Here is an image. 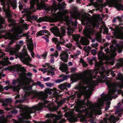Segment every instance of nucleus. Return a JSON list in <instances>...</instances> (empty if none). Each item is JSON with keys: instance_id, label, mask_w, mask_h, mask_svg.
<instances>
[{"instance_id": "864d4df0", "label": "nucleus", "mask_w": 123, "mask_h": 123, "mask_svg": "<svg viewBox=\"0 0 123 123\" xmlns=\"http://www.w3.org/2000/svg\"><path fill=\"white\" fill-rule=\"evenodd\" d=\"M92 45V46L94 47H97L98 45V44L97 43H93Z\"/></svg>"}, {"instance_id": "338daca9", "label": "nucleus", "mask_w": 123, "mask_h": 123, "mask_svg": "<svg viewBox=\"0 0 123 123\" xmlns=\"http://www.w3.org/2000/svg\"><path fill=\"white\" fill-rule=\"evenodd\" d=\"M31 53V56L33 57H34V53L32 52V51H30Z\"/></svg>"}, {"instance_id": "423d86ee", "label": "nucleus", "mask_w": 123, "mask_h": 123, "mask_svg": "<svg viewBox=\"0 0 123 123\" xmlns=\"http://www.w3.org/2000/svg\"><path fill=\"white\" fill-rule=\"evenodd\" d=\"M106 2L104 5L102 4L101 3L100 4H97L95 7L96 9L98 10L100 8H102L103 7H105L107 5H108L109 7H115L117 9L120 8V5L118 3L117 0H106Z\"/></svg>"}, {"instance_id": "5fc2aeb1", "label": "nucleus", "mask_w": 123, "mask_h": 123, "mask_svg": "<svg viewBox=\"0 0 123 123\" xmlns=\"http://www.w3.org/2000/svg\"><path fill=\"white\" fill-rule=\"evenodd\" d=\"M66 121V120L64 118H62L59 121V123H62Z\"/></svg>"}, {"instance_id": "c9c22d12", "label": "nucleus", "mask_w": 123, "mask_h": 123, "mask_svg": "<svg viewBox=\"0 0 123 123\" xmlns=\"http://www.w3.org/2000/svg\"><path fill=\"white\" fill-rule=\"evenodd\" d=\"M58 87L61 90H63L64 89H66V88L65 83L61 84L59 85L58 86Z\"/></svg>"}, {"instance_id": "ea45409f", "label": "nucleus", "mask_w": 123, "mask_h": 123, "mask_svg": "<svg viewBox=\"0 0 123 123\" xmlns=\"http://www.w3.org/2000/svg\"><path fill=\"white\" fill-rule=\"evenodd\" d=\"M73 37L75 41H78L80 38V36L79 35H74Z\"/></svg>"}, {"instance_id": "473e14b6", "label": "nucleus", "mask_w": 123, "mask_h": 123, "mask_svg": "<svg viewBox=\"0 0 123 123\" xmlns=\"http://www.w3.org/2000/svg\"><path fill=\"white\" fill-rule=\"evenodd\" d=\"M53 91L54 95L55 96H56L60 92V91L58 90H57L55 88H53Z\"/></svg>"}, {"instance_id": "09e8293b", "label": "nucleus", "mask_w": 123, "mask_h": 123, "mask_svg": "<svg viewBox=\"0 0 123 123\" xmlns=\"http://www.w3.org/2000/svg\"><path fill=\"white\" fill-rule=\"evenodd\" d=\"M84 50H87V51H90L91 49V48L90 47H85V48L84 49Z\"/></svg>"}, {"instance_id": "e433bc0d", "label": "nucleus", "mask_w": 123, "mask_h": 123, "mask_svg": "<svg viewBox=\"0 0 123 123\" xmlns=\"http://www.w3.org/2000/svg\"><path fill=\"white\" fill-rule=\"evenodd\" d=\"M80 53V51H77L76 54H75L74 55H71L70 56L72 58L75 59L77 58V56L78 55H79Z\"/></svg>"}, {"instance_id": "9d476101", "label": "nucleus", "mask_w": 123, "mask_h": 123, "mask_svg": "<svg viewBox=\"0 0 123 123\" xmlns=\"http://www.w3.org/2000/svg\"><path fill=\"white\" fill-rule=\"evenodd\" d=\"M19 78L17 79V81L15 80H12L13 84L14 85L17 82L19 83V86L17 87H14L13 88V89L14 91H17L18 92L20 89L19 86H21L20 82L21 81H23L27 82L28 81V79L27 78L24 76V74L23 73H22L21 75L20 76Z\"/></svg>"}, {"instance_id": "69168bd1", "label": "nucleus", "mask_w": 123, "mask_h": 123, "mask_svg": "<svg viewBox=\"0 0 123 123\" xmlns=\"http://www.w3.org/2000/svg\"><path fill=\"white\" fill-rule=\"evenodd\" d=\"M52 40L53 41L55 42H56L57 41V40L56 38H52Z\"/></svg>"}, {"instance_id": "680f3d73", "label": "nucleus", "mask_w": 123, "mask_h": 123, "mask_svg": "<svg viewBox=\"0 0 123 123\" xmlns=\"http://www.w3.org/2000/svg\"><path fill=\"white\" fill-rule=\"evenodd\" d=\"M65 102V101H60L59 103L58 104V105L59 106H60V105H61L63 104Z\"/></svg>"}, {"instance_id": "f704fd0d", "label": "nucleus", "mask_w": 123, "mask_h": 123, "mask_svg": "<svg viewBox=\"0 0 123 123\" xmlns=\"http://www.w3.org/2000/svg\"><path fill=\"white\" fill-rule=\"evenodd\" d=\"M101 32H100L97 33L96 35V39L98 41H99L101 39V35L100 33Z\"/></svg>"}, {"instance_id": "dca6fc26", "label": "nucleus", "mask_w": 123, "mask_h": 123, "mask_svg": "<svg viewBox=\"0 0 123 123\" xmlns=\"http://www.w3.org/2000/svg\"><path fill=\"white\" fill-rule=\"evenodd\" d=\"M9 69L10 70H17L18 71H20L21 72H24L25 70L24 67H21L20 65H16L13 67L8 66L7 67H6L4 70H6Z\"/></svg>"}, {"instance_id": "774afa93", "label": "nucleus", "mask_w": 123, "mask_h": 123, "mask_svg": "<svg viewBox=\"0 0 123 123\" xmlns=\"http://www.w3.org/2000/svg\"><path fill=\"white\" fill-rule=\"evenodd\" d=\"M117 19L118 20V21H121L122 20L121 18L119 16L117 17Z\"/></svg>"}, {"instance_id": "052dcab7", "label": "nucleus", "mask_w": 123, "mask_h": 123, "mask_svg": "<svg viewBox=\"0 0 123 123\" xmlns=\"http://www.w3.org/2000/svg\"><path fill=\"white\" fill-rule=\"evenodd\" d=\"M56 48L57 49L59 50H61V47L59 45H56Z\"/></svg>"}, {"instance_id": "c03bdc74", "label": "nucleus", "mask_w": 123, "mask_h": 123, "mask_svg": "<svg viewBox=\"0 0 123 123\" xmlns=\"http://www.w3.org/2000/svg\"><path fill=\"white\" fill-rule=\"evenodd\" d=\"M63 81V80L62 79H57L55 80V82L56 83H59Z\"/></svg>"}, {"instance_id": "cd10ccee", "label": "nucleus", "mask_w": 123, "mask_h": 123, "mask_svg": "<svg viewBox=\"0 0 123 123\" xmlns=\"http://www.w3.org/2000/svg\"><path fill=\"white\" fill-rule=\"evenodd\" d=\"M47 32V31L45 30H43L41 31H39L36 34L37 35V37L38 36H41L44 34V33Z\"/></svg>"}, {"instance_id": "4d7b16f0", "label": "nucleus", "mask_w": 123, "mask_h": 123, "mask_svg": "<svg viewBox=\"0 0 123 123\" xmlns=\"http://www.w3.org/2000/svg\"><path fill=\"white\" fill-rule=\"evenodd\" d=\"M27 89V91L26 92H25V95H28L30 94V92H29L28 91V89L27 88H26Z\"/></svg>"}, {"instance_id": "39448f33", "label": "nucleus", "mask_w": 123, "mask_h": 123, "mask_svg": "<svg viewBox=\"0 0 123 123\" xmlns=\"http://www.w3.org/2000/svg\"><path fill=\"white\" fill-rule=\"evenodd\" d=\"M28 26L27 24H25L23 25V26H20L18 27L15 29L14 33L13 34L8 33L5 36V37L6 39H17L18 36L17 34L21 33H22L23 30L28 29L27 28Z\"/></svg>"}, {"instance_id": "de8ad7c7", "label": "nucleus", "mask_w": 123, "mask_h": 123, "mask_svg": "<svg viewBox=\"0 0 123 123\" xmlns=\"http://www.w3.org/2000/svg\"><path fill=\"white\" fill-rule=\"evenodd\" d=\"M58 52L57 51H56L54 53L53 55H51V56H54L55 57H57L58 56Z\"/></svg>"}, {"instance_id": "ddd939ff", "label": "nucleus", "mask_w": 123, "mask_h": 123, "mask_svg": "<svg viewBox=\"0 0 123 123\" xmlns=\"http://www.w3.org/2000/svg\"><path fill=\"white\" fill-rule=\"evenodd\" d=\"M62 116L61 114H59L58 116H56L55 115L51 113L47 114L46 115V117L48 118L55 117V118H54L53 122H52L51 120L50 119H48L46 121L44 122L43 123H56L57 122V121L62 117Z\"/></svg>"}, {"instance_id": "7ed1b4c3", "label": "nucleus", "mask_w": 123, "mask_h": 123, "mask_svg": "<svg viewBox=\"0 0 123 123\" xmlns=\"http://www.w3.org/2000/svg\"><path fill=\"white\" fill-rule=\"evenodd\" d=\"M95 72L91 70H85L82 73L77 74L73 79L74 80L73 81L74 82L80 79L84 84L89 85L90 89V91H86V87L83 86L80 91V93L84 95L86 98H90L92 93V89L98 83V80L95 81L92 80V74Z\"/></svg>"}, {"instance_id": "5701e85b", "label": "nucleus", "mask_w": 123, "mask_h": 123, "mask_svg": "<svg viewBox=\"0 0 123 123\" xmlns=\"http://www.w3.org/2000/svg\"><path fill=\"white\" fill-rule=\"evenodd\" d=\"M53 2V5L50 8V10H51V12L53 13L55 12L56 10L57 9V6H59L60 5V4H59L57 6L56 5V1L54 0L52 1Z\"/></svg>"}, {"instance_id": "412c9836", "label": "nucleus", "mask_w": 123, "mask_h": 123, "mask_svg": "<svg viewBox=\"0 0 123 123\" xmlns=\"http://www.w3.org/2000/svg\"><path fill=\"white\" fill-rule=\"evenodd\" d=\"M59 69L62 72L65 73L66 74L69 73L68 67L67 64L63 63L60 67Z\"/></svg>"}, {"instance_id": "4c0bfd02", "label": "nucleus", "mask_w": 123, "mask_h": 123, "mask_svg": "<svg viewBox=\"0 0 123 123\" xmlns=\"http://www.w3.org/2000/svg\"><path fill=\"white\" fill-rule=\"evenodd\" d=\"M28 48L29 51H32L33 49V46L32 44H30L28 45Z\"/></svg>"}, {"instance_id": "f03ea898", "label": "nucleus", "mask_w": 123, "mask_h": 123, "mask_svg": "<svg viewBox=\"0 0 123 123\" xmlns=\"http://www.w3.org/2000/svg\"><path fill=\"white\" fill-rule=\"evenodd\" d=\"M47 106L49 111H52L55 108V106H54L53 103H50L49 102L46 100L44 101L43 103H39L38 105L29 108H28V107L25 105H18L16 107V108H19L20 110V111L21 115L19 117V122L25 121L26 123H30L29 121H25V119L30 118L31 117L30 114L35 112L36 111H39Z\"/></svg>"}, {"instance_id": "c85d7f7f", "label": "nucleus", "mask_w": 123, "mask_h": 123, "mask_svg": "<svg viewBox=\"0 0 123 123\" xmlns=\"http://www.w3.org/2000/svg\"><path fill=\"white\" fill-rule=\"evenodd\" d=\"M7 121L3 116H0V123H6Z\"/></svg>"}, {"instance_id": "4468645a", "label": "nucleus", "mask_w": 123, "mask_h": 123, "mask_svg": "<svg viewBox=\"0 0 123 123\" xmlns=\"http://www.w3.org/2000/svg\"><path fill=\"white\" fill-rule=\"evenodd\" d=\"M110 29L114 31L113 34L116 37L121 38L123 37V33L122 32L123 30V27L116 28L115 29H112L111 28Z\"/></svg>"}, {"instance_id": "13d9d810", "label": "nucleus", "mask_w": 123, "mask_h": 123, "mask_svg": "<svg viewBox=\"0 0 123 123\" xmlns=\"http://www.w3.org/2000/svg\"><path fill=\"white\" fill-rule=\"evenodd\" d=\"M47 55V53H45L43 54L42 56L43 59H45L46 58V56Z\"/></svg>"}, {"instance_id": "9b49d317", "label": "nucleus", "mask_w": 123, "mask_h": 123, "mask_svg": "<svg viewBox=\"0 0 123 123\" xmlns=\"http://www.w3.org/2000/svg\"><path fill=\"white\" fill-rule=\"evenodd\" d=\"M19 58L24 63L27 65L30 64L29 63L31 61V59L28 55L25 50L22 51V55Z\"/></svg>"}, {"instance_id": "79ce46f5", "label": "nucleus", "mask_w": 123, "mask_h": 123, "mask_svg": "<svg viewBox=\"0 0 123 123\" xmlns=\"http://www.w3.org/2000/svg\"><path fill=\"white\" fill-rule=\"evenodd\" d=\"M37 85H38L40 87L43 88L44 87V85L43 84H42L41 82L40 81H38L37 83Z\"/></svg>"}, {"instance_id": "aec40b11", "label": "nucleus", "mask_w": 123, "mask_h": 123, "mask_svg": "<svg viewBox=\"0 0 123 123\" xmlns=\"http://www.w3.org/2000/svg\"><path fill=\"white\" fill-rule=\"evenodd\" d=\"M116 117L114 116H111L108 119L106 118H104L103 121L101 122L100 123H107L108 122H110L111 123H114L116 121L115 119Z\"/></svg>"}, {"instance_id": "c756f323", "label": "nucleus", "mask_w": 123, "mask_h": 123, "mask_svg": "<svg viewBox=\"0 0 123 123\" xmlns=\"http://www.w3.org/2000/svg\"><path fill=\"white\" fill-rule=\"evenodd\" d=\"M116 47L117 48V50L118 51V52L119 53H120L122 52V50L121 49L123 47V45L121 44H117L116 46Z\"/></svg>"}, {"instance_id": "72a5a7b5", "label": "nucleus", "mask_w": 123, "mask_h": 123, "mask_svg": "<svg viewBox=\"0 0 123 123\" xmlns=\"http://www.w3.org/2000/svg\"><path fill=\"white\" fill-rule=\"evenodd\" d=\"M70 14L74 18L75 17H79V13L78 12H77L74 13L73 12H71L70 13Z\"/></svg>"}, {"instance_id": "603ef678", "label": "nucleus", "mask_w": 123, "mask_h": 123, "mask_svg": "<svg viewBox=\"0 0 123 123\" xmlns=\"http://www.w3.org/2000/svg\"><path fill=\"white\" fill-rule=\"evenodd\" d=\"M76 69V68H71V71L72 72L74 73L75 72Z\"/></svg>"}, {"instance_id": "a211bd4d", "label": "nucleus", "mask_w": 123, "mask_h": 123, "mask_svg": "<svg viewBox=\"0 0 123 123\" xmlns=\"http://www.w3.org/2000/svg\"><path fill=\"white\" fill-rule=\"evenodd\" d=\"M122 111H123V99L122 102L118 104L117 106L115 114L117 115L118 116H121Z\"/></svg>"}, {"instance_id": "2f4dec72", "label": "nucleus", "mask_w": 123, "mask_h": 123, "mask_svg": "<svg viewBox=\"0 0 123 123\" xmlns=\"http://www.w3.org/2000/svg\"><path fill=\"white\" fill-rule=\"evenodd\" d=\"M1 9L0 8V11ZM4 19L3 18L1 17H0V29L2 28L3 27L2 26V24L4 23ZM1 36L0 34V38H1Z\"/></svg>"}, {"instance_id": "e2e57ef3", "label": "nucleus", "mask_w": 123, "mask_h": 123, "mask_svg": "<svg viewBox=\"0 0 123 123\" xmlns=\"http://www.w3.org/2000/svg\"><path fill=\"white\" fill-rule=\"evenodd\" d=\"M54 61V58L53 57H52L50 59V62L51 63H53Z\"/></svg>"}, {"instance_id": "37998d69", "label": "nucleus", "mask_w": 123, "mask_h": 123, "mask_svg": "<svg viewBox=\"0 0 123 123\" xmlns=\"http://www.w3.org/2000/svg\"><path fill=\"white\" fill-rule=\"evenodd\" d=\"M69 75H65L63 76V78L62 79L63 80V81L65 80H66L68 79V77H69Z\"/></svg>"}, {"instance_id": "bf43d9fd", "label": "nucleus", "mask_w": 123, "mask_h": 123, "mask_svg": "<svg viewBox=\"0 0 123 123\" xmlns=\"http://www.w3.org/2000/svg\"><path fill=\"white\" fill-rule=\"evenodd\" d=\"M40 70L42 71L43 72V73H45L46 71V68H41Z\"/></svg>"}, {"instance_id": "1a4fd4ad", "label": "nucleus", "mask_w": 123, "mask_h": 123, "mask_svg": "<svg viewBox=\"0 0 123 123\" xmlns=\"http://www.w3.org/2000/svg\"><path fill=\"white\" fill-rule=\"evenodd\" d=\"M36 2H37V6L38 9L39 10L43 9V7L45 6V1L44 0H42L40 3H39L38 2V0H31L30 2L31 9L30 11L28 12L29 14H30L35 11H32V9L34 7V6L35 5Z\"/></svg>"}, {"instance_id": "0e129e2a", "label": "nucleus", "mask_w": 123, "mask_h": 123, "mask_svg": "<svg viewBox=\"0 0 123 123\" xmlns=\"http://www.w3.org/2000/svg\"><path fill=\"white\" fill-rule=\"evenodd\" d=\"M62 5L61 6H60L61 7H64L66 5V4H65V3L63 2L62 3Z\"/></svg>"}, {"instance_id": "0eeeda50", "label": "nucleus", "mask_w": 123, "mask_h": 123, "mask_svg": "<svg viewBox=\"0 0 123 123\" xmlns=\"http://www.w3.org/2000/svg\"><path fill=\"white\" fill-rule=\"evenodd\" d=\"M116 51V49L113 48L111 49L110 52L109 53L108 49H105V51L106 53L107 54L109 53V56L105 55L102 51H100L99 52L98 55V59L101 60L111 59L116 55V53H115Z\"/></svg>"}, {"instance_id": "a878e982", "label": "nucleus", "mask_w": 123, "mask_h": 123, "mask_svg": "<svg viewBox=\"0 0 123 123\" xmlns=\"http://www.w3.org/2000/svg\"><path fill=\"white\" fill-rule=\"evenodd\" d=\"M48 68L49 69V70L47 71V72L48 73H47V74L48 75L51 74L52 75H54L55 73L54 72L55 68L51 67H49Z\"/></svg>"}, {"instance_id": "4be33fe9", "label": "nucleus", "mask_w": 123, "mask_h": 123, "mask_svg": "<svg viewBox=\"0 0 123 123\" xmlns=\"http://www.w3.org/2000/svg\"><path fill=\"white\" fill-rule=\"evenodd\" d=\"M60 59L63 61L67 62L68 59L67 54L65 51H62L60 56Z\"/></svg>"}, {"instance_id": "2eb2a0df", "label": "nucleus", "mask_w": 123, "mask_h": 123, "mask_svg": "<svg viewBox=\"0 0 123 123\" xmlns=\"http://www.w3.org/2000/svg\"><path fill=\"white\" fill-rule=\"evenodd\" d=\"M45 91V92L44 93L40 92L37 93L36 94V96L34 98L37 97L38 99H44L47 97L48 94L50 95L52 93L51 92L49 89H46Z\"/></svg>"}, {"instance_id": "bb28decb", "label": "nucleus", "mask_w": 123, "mask_h": 123, "mask_svg": "<svg viewBox=\"0 0 123 123\" xmlns=\"http://www.w3.org/2000/svg\"><path fill=\"white\" fill-rule=\"evenodd\" d=\"M8 58L6 57L4 61H0V64L4 66L7 65L9 64V62L8 61Z\"/></svg>"}, {"instance_id": "a18cd8bd", "label": "nucleus", "mask_w": 123, "mask_h": 123, "mask_svg": "<svg viewBox=\"0 0 123 123\" xmlns=\"http://www.w3.org/2000/svg\"><path fill=\"white\" fill-rule=\"evenodd\" d=\"M12 101V100L11 99V98H8L6 99L5 102V103H10Z\"/></svg>"}, {"instance_id": "20e7f679", "label": "nucleus", "mask_w": 123, "mask_h": 123, "mask_svg": "<svg viewBox=\"0 0 123 123\" xmlns=\"http://www.w3.org/2000/svg\"><path fill=\"white\" fill-rule=\"evenodd\" d=\"M81 21L83 24L86 25V26L83 31L84 34L88 38H91L90 36L93 35L94 33L92 29L95 27L97 28L98 27L99 23L98 19L95 17L90 18L85 15L82 16Z\"/></svg>"}, {"instance_id": "f257e3e1", "label": "nucleus", "mask_w": 123, "mask_h": 123, "mask_svg": "<svg viewBox=\"0 0 123 123\" xmlns=\"http://www.w3.org/2000/svg\"><path fill=\"white\" fill-rule=\"evenodd\" d=\"M117 80H120L121 82L117 84L116 83H113L111 81L107 80L106 84L109 89L108 93L106 95H105L103 93L101 95V98L98 99L97 102L92 105L89 101L87 98H86L87 103H86L84 100L82 102V104L85 105L86 103V106L87 107H82L80 108V109L76 110V111L81 113L86 112V116H89L92 117L93 113H94L95 115H99L101 114L100 108L102 106L104 102H106L107 106L105 108V110H108L109 107L110 102L109 100L111 99L113 97L112 95L114 94L116 90L115 88L117 86H118L120 88H123V76L122 74L118 73V77L116 78Z\"/></svg>"}, {"instance_id": "f3484780", "label": "nucleus", "mask_w": 123, "mask_h": 123, "mask_svg": "<svg viewBox=\"0 0 123 123\" xmlns=\"http://www.w3.org/2000/svg\"><path fill=\"white\" fill-rule=\"evenodd\" d=\"M23 41H20L19 42V44H17L16 48L15 49H12L10 52L11 55L14 54L17 55L18 54V50L19 49L20 47L23 44Z\"/></svg>"}, {"instance_id": "6e6552de", "label": "nucleus", "mask_w": 123, "mask_h": 123, "mask_svg": "<svg viewBox=\"0 0 123 123\" xmlns=\"http://www.w3.org/2000/svg\"><path fill=\"white\" fill-rule=\"evenodd\" d=\"M0 1L1 2V5L3 7L4 11L5 12H9L8 9L10 6V5L13 7V9H14L16 7V0H14L12 2L11 0H8L7 1L5 0H0Z\"/></svg>"}, {"instance_id": "6e6d98bb", "label": "nucleus", "mask_w": 123, "mask_h": 123, "mask_svg": "<svg viewBox=\"0 0 123 123\" xmlns=\"http://www.w3.org/2000/svg\"><path fill=\"white\" fill-rule=\"evenodd\" d=\"M50 79V78L48 77L46 78H44L43 79V80L44 81H48Z\"/></svg>"}, {"instance_id": "8fccbe9b", "label": "nucleus", "mask_w": 123, "mask_h": 123, "mask_svg": "<svg viewBox=\"0 0 123 123\" xmlns=\"http://www.w3.org/2000/svg\"><path fill=\"white\" fill-rule=\"evenodd\" d=\"M65 20L66 22V23L67 24V25H68L69 24V23L68 22V21L69 20V18H68V16H66V17H65Z\"/></svg>"}, {"instance_id": "3c124183", "label": "nucleus", "mask_w": 123, "mask_h": 123, "mask_svg": "<svg viewBox=\"0 0 123 123\" xmlns=\"http://www.w3.org/2000/svg\"><path fill=\"white\" fill-rule=\"evenodd\" d=\"M91 53L93 55H96L97 54L96 51L94 49L92 51Z\"/></svg>"}, {"instance_id": "7c9ffc66", "label": "nucleus", "mask_w": 123, "mask_h": 123, "mask_svg": "<svg viewBox=\"0 0 123 123\" xmlns=\"http://www.w3.org/2000/svg\"><path fill=\"white\" fill-rule=\"evenodd\" d=\"M72 27H70L68 26V27L67 29V30L68 31V35H69L70 33H73L74 31V29L73 28V26Z\"/></svg>"}, {"instance_id": "b1692460", "label": "nucleus", "mask_w": 123, "mask_h": 123, "mask_svg": "<svg viewBox=\"0 0 123 123\" xmlns=\"http://www.w3.org/2000/svg\"><path fill=\"white\" fill-rule=\"evenodd\" d=\"M67 12V10H64L62 12H58L55 16L56 18L62 19V17L64 16Z\"/></svg>"}, {"instance_id": "393cba45", "label": "nucleus", "mask_w": 123, "mask_h": 123, "mask_svg": "<svg viewBox=\"0 0 123 123\" xmlns=\"http://www.w3.org/2000/svg\"><path fill=\"white\" fill-rule=\"evenodd\" d=\"M80 42V43L83 45H87L89 43V41L86 38H82Z\"/></svg>"}, {"instance_id": "f8f14e48", "label": "nucleus", "mask_w": 123, "mask_h": 123, "mask_svg": "<svg viewBox=\"0 0 123 123\" xmlns=\"http://www.w3.org/2000/svg\"><path fill=\"white\" fill-rule=\"evenodd\" d=\"M65 27H63L61 28V34H60V33L59 29L57 27H56L52 28L50 29V30L55 35L61 38H62L65 35Z\"/></svg>"}, {"instance_id": "6ab92c4d", "label": "nucleus", "mask_w": 123, "mask_h": 123, "mask_svg": "<svg viewBox=\"0 0 123 123\" xmlns=\"http://www.w3.org/2000/svg\"><path fill=\"white\" fill-rule=\"evenodd\" d=\"M55 20L53 18L45 16L43 18H40L37 20L38 22L40 23L43 21H49L53 22Z\"/></svg>"}, {"instance_id": "58836bf2", "label": "nucleus", "mask_w": 123, "mask_h": 123, "mask_svg": "<svg viewBox=\"0 0 123 123\" xmlns=\"http://www.w3.org/2000/svg\"><path fill=\"white\" fill-rule=\"evenodd\" d=\"M119 62L118 63V66L121 67L123 66V59H120L119 60Z\"/></svg>"}, {"instance_id": "49530a36", "label": "nucleus", "mask_w": 123, "mask_h": 123, "mask_svg": "<svg viewBox=\"0 0 123 123\" xmlns=\"http://www.w3.org/2000/svg\"><path fill=\"white\" fill-rule=\"evenodd\" d=\"M65 83L66 86V88L67 87L69 88L71 86V85L70 84L68 83Z\"/></svg>"}, {"instance_id": "a19ab883", "label": "nucleus", "mask_w": 123, "mask_h": 123, "mask_svg": "<svg viewBox=\"0 0 123 123\" xmlns=\"http://www.w3.org/2000/svg\"><path fill=\"white\" fill-rule=\"evenodd\" d=\"M46 86L48 87H51L54 86V84L50 83H47L45 84Z\"/></svg>"}]
</instances>
